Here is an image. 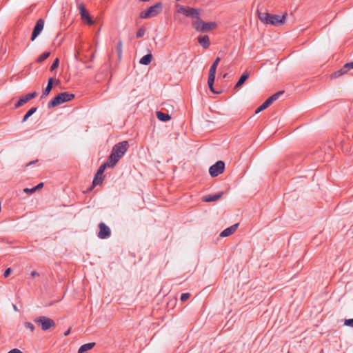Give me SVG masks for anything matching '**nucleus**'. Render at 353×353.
Instances as JSON below:
<instances>
[{"label":"nucleus","instance_id":"1","mask_svg":"<svg viewBox=\"0 0 353 353\" xmlns=\"http://www.w3.org/2000/svg\"><path fill=\"white\" fill-rule=\"evenodd\" d=\"M129 147L128 142L123 141L115 144L112 150L111 154L108 157V161L110 163V167L113 168L119 159L124 155Z\"/></svg>","mask_w":353,"mask_h":353},{"label":"nucleus","instance_id":"2","mask_svg":"<svg viewBox=\"0 0 353 353\" xmlns=\"http://www.w3.org/2000/svg\"><path fill=\"white\" fill-rule=\"evenodd\" d=\"M258 17L260 21L266 25L280 26L284 24L287 14L282 16L278 14H272L266 12L258 11Z\"/></svg>","mask_w":353,"mask_h":353},{"label":"nucleus","instance_id":"3","mask_svg":"<svg viewBox=\"0 0 353 353\" xmlns=\"http://www.w3.org/2000/svg\"><path fill=\"white\" fill-rule=\"evenodd\" d=\"M74 97L75 95L73 93L69 92H61L48 103V108L51 109L63 103L70 101Z\"/></svg>","mask_w":353,"mask_h":353},{"label":"nucleus","instance_id":"4","mask_svg":"<svg viewBox=\"0 0 353 353\" xmlns=\"http://www.w3.org/2000/svg\"><path fill=\"white\" fill-rule=\"evenodd\" d=\"M163 10V3L157 2L154 5L149 7L147 10L140 12L139 17L141 19H149L154 17L160 14Z\"/></svg>","mask_w":353,"mask_h":353},{"label":"nucleus","instance_id":"5","mask_svg":"<svg viewBox=\"0 0 353 353\" xmlns=\"http://www.w3.org/2000/svg\"><path fill=\"white\" fill-rule=\"evenodd\" d=\"M192 25L195 30L199 32H209L217 26L215 22H205L200 18L196 19V21H193Z\"/></svg>","mask_w":353,"mask_h":353},{"label":"nucleus","instance_id":"6","mask_svg":"<svg viewBox=\"0 0 353 353\" xmlns=\"http://www.w3.org/2000/svg\"><path fill=\"white\" fill-rule=\"evenodd\" d=\"M34 322L39 326L41 327L43 331H47L51 327H54L56 323L54 321L46 316H40L34 319Z\"/></svg>","mask_w":353,"mask_h":353},{"label":"nucleus","instance_id":"7","mask_svg":"<svg viewBox=\"0 0 353 353\" xmlns=\"http://www.w3.org/2000/svg\"><path fill=\"white\" fill-rule=\"evenodd\" d=\"M177 12L179 13L183 14L185 17H190L193 19H199L200 17V12L199 10L190 8V7H186L184 6H177Z\"/></svg>","mask_w":353,"mask_h":353},{"label":"nucleus","instance_id":"8","mask_svg":"<svg viewBox=\"0 0 353 353\" xmlns=\"http://www.w3.org/2000/svg\"><path fill=\"white\" fill-rule=\"evenodd\" d=\"M284 93V91H279L272 96H270L269 98H268L255 111L256 114L259 113L260 112L265 110L267 108H268L274 101L277 100L281 95H282Z\"/></svg>","mask_w":353,"mask_h":353},{"label":"nucleus","instance_id":"9","mask_svg":"<svg viewBox=\"0 0 353 353\" xmlns=\"http://www.w3.org/2000/svg\"><path fill=\"white\" fill-rule=\"evenodd\" d=\"M107 167H110V163H109V162L108 161L100 165L97 173L95 174V175L94 176V179L92 181L93 186L101 185L102 183L103 180V177L102 176V175Z\"/></svg>","mask_w":353,"mask_h":353},{"label":"nucleus","instance_id":"10","mask_svg":"<svg viewBox=\"0 0 353 353\" xmlns=\"http://www.w3.org/2000/svg\"><path fill=\"white\" fill-rule=\"evenodd\" d=\"M225 170V163L223 161H218L209 168V173L212 177L217 176L223 173Z\"/></svg>","mask_w":353,"mask_h":353},{"label":"nucleus","instance_id":"11","mask_svg":"<svg viewBox=\"0 0 353 353\" xmlns=\"http://www.w3.org/2000/svg\"><path fill=\"white\" fill-rule=\"evenodd\" d=\"M81 19L85 21L88 25L94 24V21L92 17L90 16L88 12L87 11L84 4L81 3L78 6Z\"/></svg>","mask_w":353,"mask_h":353},{"label":"nucleus","instance_id":"12","mask_svg":"<svg viewBox=\"0 0 353 353\" xmlns=\"http://www.w3.org/2000/svg\"><path fill=\"white\" fill-rule=\"evenodd\" d=\"M43 27H44V20L43 19H39L37 21V23L33 28V31H32L31 38H30L32 41H34V39L40 34V33L42 32V30L43 29Z\"/></svg>","mask_w":353,"mask_h":353},{"label":"nucleus","instance_id":"13","mask_svg":"<svg viewBox=\"0 0 353 353\" xmlns=\"http://www.w3.org/2000/svg\"><path fill=\"white\" fill-rule=\"evenodd\" d=\"M99 232L98 233V237L101 239H105L110 236L111 230L110 228L106 225L104 223L101 222L99 225Z\"/></svg>","mask_w":353,"mask_h":353},{"label":"nucleus","instance_id":"14","mask_svg":"<svg viewBox=\"0 0 353 353\" xmlns=\"http://www.w3.org/2000/svg\"><path fill=\"white\" fill-rule=\"evenodd\" d=\"M238 226H239V223H236V224H234L232 226L223 230L220 233V236L221 237H227V236H230L236 230V229L238 228Z\"/></svg>","mask_w":353,"mask_h":353},{"label":"nucleus","instance_id":"15","mask_svg":"<svg viewBox=\"0 0 353 353\" xmlns=\"http://www.w3.org/2000/svg\"><path fill=\"white\" fill-rule=\"evenodd\" d=\"M215 76H216V74L209 72L208 84L209 86V89L212 92H213L214 94H220V93H221V91H216L214 88V80H215Z\"/></svg>","mask_w":353,"mask_h":353},{"label":"nucleus","instance_id":"16","mask_svg":"<svg viewBox=\"0 0 353 353\" xmlns=\"http://www.w3.org/2000/svg\"><path fill=\"white\" fill-rule=\"evenodd\" d=\"M223 194V192H220L218 194L214 195H206L202 198V201L206 203L216 201L219 200Z\"/></svg>","mask_w":353,"mask_h":353},{"label":"nucleus","instance_id":"17","mask_svg":"<svg viewBox=\"0 0 353 353\" xmlns=\"http://www.w3.org/2000/svg\"><path fill=\"white\" fill-rule=\"evenodd\" d=\"M198 42L204 49H207L210 46V41L208 35L199 36L197 38Z\"/></svg>","mask_w":353,"mask_h":353},{"label":"nucleus","instance_id":"18","mask_svg":"<svg viewBox=\"0 0 353 353\" xmlns=\"http://www.w3.org/2000/svg\"><path fill=\"white\" fill-rule=\"evenodd\" d=\"M53 81H54V79L52 77L49 78V79L48 81V84H47L46 88L43 90V93L41 96V99L46 97L50 94V91L52 90V89L53 88Z\"/></svg>","mask_w":353,"mask_h":353},{"label":"nucleus","instance_id":"19","mask_svg":"<svg viewBox=\"0 0 353 353\" xmlns=\"http://www.w3.org/2000/svg\"><path fill=\"white\" fill-rule=\"evenodd\" d=\"M250 74L248 72H244L239 78V81L234 87V89L237 90L242 86L245 81L249 78Z\"/></svg>","mask_w":353,"mask_h":353},{"label":"nucleus","instance_id":"20","mask_svg":"<svg viewBox=\"0 0 353 353\" xmlns=\"http://www.w3.org/2000/svg\"><path fill=\"white\" fill-rule=\"evenodd\" d=\"M30 100V97L28 94H26L24 96H22L19 98V101L15 103L14 108L17 109L26 103L28 101Z\"/></svg>","mask_w":353,"mask_h":353},{"label":"nucleus","instance_id":"21","mask_svg":"<svg viewBox=\"0 0 353 353\" xmlns=\"http://www.w3.org/2000/svg\"><path fill=\"white\" fill-rule=\"evenodd\" d=\"M152 59V55L151 53L147 54L142 57L139 60V63L141 65H149Z\"/></svg>","mask_w":353,"mask_h":353},{"label":"nucleus","instance_id":"22","mask_svg":"<svg viewBox=\"0 0 353 353\" xmlns=\"http://www.w3.org/2000/svg\"><path fill=\"white\" fill-rule=\"evenodd\" d=\"M157 117L161 121H168L171 119V116L168 113H164L161 111L157 112Z\"/></svg>","mask_w":353,"mask_h":353},{"label":"nucleus","instance_id":"23","mask_svg":"<svg viewBox=\"0 0 353 353\" xmlns=\"http://www.w3.org/2000/svg\"><path fill=\"white\" fill-rule=\"evenodd\" d=\"M95 345V343H88L82 345L79 350L78 353H84L90 350H91Z\"/></svg>","mask_w":353,"mask_h":353},{"label":"nucleus","instance_id":"24","mask_svg":"<svg viewBox=\"0 0 353 353\" xmlns=\"http://www.w3.org/2000/svg\"><path fill=\"white\" fill-rule=\"evenodd\" d=\"M348 71L347 68H345V65L339 70L334 72L331 74L332 78H338L345 74H346Z\"/></svg>","mask_w":353,"mask_h":353},{"label":"nucleus","instance_id":"25","mask_svg":"<svg viewBox=\"0 0 353 353\" xmlns=\"http://www.w3.org/2000/svg\"><path fill=\"white\" fill-rule=\"evenodd\" d=\"M37 110V107H32L23 116L21 122L24 123L26 122L30 117H31L33 114H34Z\"/></svg>","mask_w":353,"mask_h":353},{"label":"nucleus","instance_id":"26","mask_svg":"<svg viewBox=\"0 0 353 353\" xmlns=\"http://www.w3.org/2000/svg\"><path fill=\"white\" fill-rule=\"evenodd\" d=\"M220 61H221L220 57H216L215 59V60L214 61V62L212 63V64L210 68V70H209L210 73L216 74V68H217V65L219 63Z\"/></svg>","mask_w":353,"mask_h":353},{"label":"nucleus","instance_id":"27","mask_svg":"<svg viewBox=\"0 0 353 353\" xmlns=\"http://www.w3.org/2000/svg\"><path fill=\"white\" fill-rule=\"evenodd\" d=\"M50 55V52H45L42 53L37 59V62L39 63H42L43 61H45L46 59H48Z\"/></svg>","mask_w":353,"mask_h":353},{"label":"nucleus","instance_id":"28","mask_svg":"<svg viewBox=\"0 0 353 353\" xmlns=\"http://www.w3.org/2000/svg\"><path fill=\"white\" fill-rule=\"evenodd\" d=\"M116 50L118 54V57L119 59L121 58L122 56V41H119L116 47Z\"/></svg>","mask_w":353,"mask_h":353},{"label":"nucleus","instance_id":"29","mask_svg":"<svg viewBox=\"0 0 353 353\" xmlns=\"http://www.w3.org/2000/svg\"><path fill=\"white\" fill-rule=\"evenodd\" d=\"M145 33V28L144 27H141L137 30V32L136 33V37L137 38L143 37L144 36Z\"/></svg>","mask_w":353,"mask_h":353},{"label":"nucleus","instance_id":"30","mask_svg":"<svg viewBox=\"0 0 353 353\" xmlns=\"http://www.w3.org/2000/svg\"><path fill=\"white\" fill-rule=\"evenodd\" d=\"M59 59L58 58L55 59L53 61L52 64L50 66V70L52 72L56 68L59 67Z\"/></svg>","mask_w":353,"mask_h":353},{"label":"nucleus","instance_id":"31","mask_svg":"<svg viewBox=\"0 0 353 353\" xmlns=\"http://www.w3.org/2000/svg\"><path fill=\"white\" fill-rule=\"evenodd\" d=\"M24 326L27 328V329H29L32 332H33L34 331V325L30 323V322H25L24 323Z\"/></svg>","mask_w":353,"mask_h":353},{"label":"nucleus","instance_id":"32","mask_svg":"<svg viewBox=\"0 0 353 353\" xmlns=\"http://www.w3.org/2000/svg\"><path fill=\"white\" fill-rule=\"evenodd\" d=\"M190 293H188V292L183 293L181 295L180 299H181V302H185V301H186L190 298Z\"/></svg>","mask_w":353,"mask_h":353},{"label":"nucleus","instance_id":"33","mask_svg":"<svg viewBox=\"0 0 353 353\" xmlns=\"http://www.w3.org/2000/svg\"><path fill=\"white\" fill-rule=\"evenodd\" d=\"M344 325L349 327H353V319H348L344 321Z\"/></svg>","mask_w":353,"mask_h":353},{"label":"nucleus","instance_id":"34","mask_svg":"<svg viewBox=\"0 0 353 353\" xmlns=\"http://www.w3.org/2000/svg\"><path fill=\"white\" fill-rule=\"evenodd\" d=\"M12 270L11 268H7L5 271H4V273H3V276L5 278H7L10 276V274L12 273Z\"/></svg>","mask_w":353,"mask_h":353},{"label":"nucleus","instance_id":"35","mask_svg":"<svg viewBox=\"0 0 353 353\" xmlns=\"http://www.w3.org/2000/svg\"><path fill=\"white\" fill-rule=\"evenodd\" d=\"M23 192L27 193V194H32V193L35 192V190H34V188H25L23 190Z\"/></svg>","mask_w":353,"mask_h":353},{"label":"nucleus","instance_id":"36","mask_svg":"<svg viewBox=\"0 0 353 353\" xmlns=\"http://www.w3.org/2000/svg\"><path fill=\"white\" fill-rule=\"evenodd\" d=\"M345 68H347L348 70L353 69V62H349L345 64Z\"/></svg>","mask_w":353,"mask_h":353},{"label":"nucleus","instance_id":"37","mask_svg":"<svg viewBox=\"0 0 353 353\" xmlns=\"http://www.w3.org/2000/svg\"><path fill=\"white\" fill-rule=\"evenodd\" d=\"M28 97H30V100L35 98L37 96V92H33L32 93L28 94Z\"/></svg>","mask_w":353,"mask_h":353},{"label":"nucleus","instance_id":"38","mask_svg":"<svg viewBox=\"0 0 353 353\" xmlns=\"http://www.w3.org/2000/svg\"><path fill=\"white\" fill-rule=\"evenodd\" d=\"M43 187V183H39V184H37L36 186L34 187V189L36 192L37 190H39V189L42 188Z\"/></svg>","mask_w":353,"mask_h":353},{"label":"nucleus","instance_id":"39","mask_svg":"<svg viewBox=\"0 0 353 353\" xmlns=\"http://www.w3.org/2000/svg\"><path fill=\"white\" fill-rule=\"evenodd\" d=\"M8 353H23L20 350L14 348L9 351Z\"/></svg>","mask_w":353,"mask_h":353},{"label":"nucleus","instance_id":"40","mask_svg":"<svg viewBox=\"0 0 353 353\" xmlns=\"http://www.w3.org/2000/svg\"><path fill=\"white\" fill-rule=\"evenodd\" d=\"M30 275H31V276L34 277V276H39V274L37 271L34 270V271L31 272Z\"/></svg>","mask_w":353,"mask_h":353},{"label":"nucleus","instance_id":"41","mask_svg":"<svg viewBox=\"0 0 353 353\" xmlns=\"http://www.w3.org/2000/svg\"><path fill=\"white\" fill-rule=\"evenodd\" d=\"M37 161H38V160H37H37H35V161H30V162L26 164V166L28 167V166H29V165H33L34 163H36V162H37Z\"/></svg>","mask_w":353,"mask_h":353},{"label":"nucleus","instance_id":"42","mask_svg":"<svg viewBox=\"0 0 353 353\" xmlns=\"http://www.w3.org/2000/svg\"><path fill=\"white\" fill-rule=\"evenodd\" d=\"M70 330H67V331L65 332L64 335H65V336L68 335V334H70Z\"/></svg>","mask_w":353,"mask_h":353},{"label":"nucleus","instance_id":"43","mask_svg":"<svg viewBox=\"0 0 353 353\" xmlns=\"http://www.w3.org/2000/svg\"><path fill=\"white\" fill-rule=\"evenodd\" d=\"M13 309L15 310V311H17L18 309L17 307V306L15 305H13Z\"/></svg>","mask_w":353,"mask_h":353},{"label":"nucleus","instance_id":"44","mask_svg":"<svg viewBox=\"0 0 353 353\" xmlns=\"http://www.w3.org/2000/svg\"><path fill=\"white\" fill-rule=\"evenodd\" d=\"M93 58H94V54H92L91 56V59H93Z\"/></svg>","mask_w":353,"mask_h":353}]
</instances>
